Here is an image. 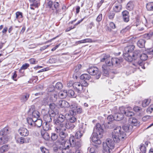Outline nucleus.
<instances>
[{
    "mask_svg": "<svg viewBox=\"0 0 153 153\" xmlns=\"http://www.w3.org/2000/svg\"><path fill=\"white\" fill-rule=\"evenodd\" d=\"M140 149L142 153H146V148L144 144H141L140 145Z\"/></svg>",
    "mask_w": 153,
    "mask_h": 153,
    "instance_id": "50",
    "label": "nucleus"
},
{
    "mask_svg": "<svg viewBox=\"0 0 153 153\" xmlns=\"http://www.w3.org/2000/svg\"><path fill=\"white\" fill-rule=\"evenodd\" d=\"M59 4L58 2H56L54 4V10H56L57 13L58 12V10L59 7ZM53 10H54V9H52Z\"/></svg>",
    "mask_w": 153,
    "mask_h": 153,
    "instance_id": "59",
    "label": "nucleus"
},
{
    "mask_svg": "<svg viewBox=\"0 0 153 153\" xmlns=\"http://www.w3.org/2000/svg\"><path fill=\"white\" fill-rule=\"evenodd\" d=\"M146 51L149 54H153V48L148 49Z\"/></svg>",
    "mask_w": 153,
    "mask_h": 153,
    "instance_id": "64",
    "label": "nucleus"
},
{
    "mask_svg": "<svg viewBox=\"0 0 153 153\" xmlns=\"http://www.w3.org/2000/svg\"><path fill=\"white\" fill-rule=\"evenodd\" d=\"M88 72L91 75L95 76V78L97 79H99L101 76V73L99 69L95 67H89L87 69Z\"/></svg>",
    "mask_w": 153,
    "mask_h": 153,
    "instance_id": "4",
    "label": "nucleus"
},
{
    "mask_svg": "<svg viewBox=\"0 0 153 153\" xmlns=\"http://www.w3.org/2000/svg\"><path fill=\"white\" fill-rule=\"evenodd\" d=\"M114 120L117 121L121 120H123V121H124L123 123H126L127 120L126 118H124V115L123 113L120 111V113H115L114 115Z\"/></svg>",
    "mask_w": 153,
    "mask_h": 153,
    "instance_id": "11",
    "label": "nucleus"
},
{
    "mask_svg": "<svg viewBox=\"0 0 153 153\" xmlns=\"http://www.w3.org/2000/svg\"><path fill=\"white\" fill-rule=\"evenodd\" d=\"M140 57L142 60L145 61L147 59L148 56L147 54L145 53H143L140 55Z\"/></svg>",
    "mask_w": 153,
    "mask_h": 153,
    "instance_id": "48",
    "label": "nucleus"
},
{
    "mask_svg": "<svg viewBox=\"0 0 153 153\" xmlns=\"http://www.w3.org/2000/svg\"><path fill=\"white\" fill-rule=\"evenodd\" d=\"M42 136L43 138L46 140H50V137L49 134L44 130L42 131H41Z\"/></svg>",
    "mask_w": 153,
    "mask_h": 153,
    "instance_id": "25",
    "label": "nucleus"
},
{
    "mask_svg": "<svg viewBox=\"0 0 153 153\" xmlns=\"http://www.w3.org/2000/svg\"><path fill=\"white\" fill-rule=\"evenodd\" d=\"M15 139L16 143L20 144L27 143L30 142V140L29 137L24 138L19 137L18 134L16 135Z\"/></svg>",
    "mask_w": 153,
    "mask_h": 153,
    "instance_id": "9",
    "label": "nucleus"
},
{
    "mask_svg": "<svg viewBox=\"0 0 153 153\" xmlns=\"http://www.w3.org/2000/svg\"><path fill=\"white\" fill-rule=\"evenodd\" d=\"M11 139L9 135L3 136L0 138V144L1 145L7 142Z\"/></svg>",
    "mask_w": 153,
    "mask_h": 153,
    "instance_id": "19",
    "label": "nucleus"
},
{
    "mask_svg": "<svg viewBox=\"0 0 153 153\" xmlns=\"http://www.w3.org/2000/svg\"><path fill=\"white\" fill-rule=\"evenodd\" d=\"M9 133V128L8 127L4 128L0 131V135L2 136L8 135V134Z\"/></svg>",
    "mask_w": 153,
    "mask_h": 153,
    "instance_id": "24",
    "label": "nucleus"
},
{
    "mask_svg": "<svg viewBox=\"0 0 153 153\" xmlns=\"http://www.w3.org/2000/svg\"><path fill=\"white\" fill-rule=\"evenodd\" d=\"M85 126L83 123H81L79 124V131H83L84 132L85 131Z\"/></svg>",
    "mask_w": 153,
    "mask_h": 153,
    "instance_id": "49",
    "label": "nucleus"
},
{
    "mask_svg": "<svg viewBox=\"0 0 153 153\" xmlns=\"http://www.w3.org/2000/svg\"><path fill=\"white\" fill-rule=\"evenodd\" d=\"M128 123L132 126H137L139 125V122L137 121V119L134 117L129 118L128 119Z\"/></svg>",
    "mask_w": 153,
    "mask_h": 153,
    "instance_id": "18",
    "label": "nucleus"
},
{
    "mask_svg": "<svg viewBox=\"0 0 153 153\" xmlns=\"http://www.w3.org/2000/svg\"><path fill=\"white\" fill-rule=\"evenodd\" d=\"M109 55L104 54L101 56L100 60L101 62H103L105 61V62L107 59H109Z\"/></svg>",
    "mask_w": 153,
    "mask_h": 153,
    "instance_id": "32",
    "label": "nucleus"
},
{
    "mask_svg": "<svg viewBox=\"0 0 153 153\" xmlns=\"http://www.w3.org/2000/svg\"><path fill=\"white\" fill-rule=\"evenodd\" d=\"M76 120V119L74 116H72L69 119V122L73 123Z\"/></svg>",
    "mask_w": 153,
    "mask_h": 153,
    "instance_id": "63",
    "label": "nucleus"
},
{
    "mask_svg": "<svg viewBox=\"0 0 153 153\" xmlns=\"http://www.w3.org/2000/svg\"><path fill=\"white\" fill-rule=\"evenodd\" d=\"M49 62L51 64L54 63L57 61V59L54 57H51L49 60Z\"/></svg>",
    "mask_w": 153,
    "mask_h": 153,
    "instance_id": "54",
    "label": "nucleus"
},
{
    "mask_svg": "<svg viewBox=\"0 0 153 153\" xmlns=\"http://www.w3.org/2000/svg\"><path fill=\"white\" fill-rule=\"evenodd\" d=\"M100 136L99 134H94V132H93L91 138L92 142L96 144H100L101 143V142L100 139L102 138V137H100Z\"/></svg>",
    "mask_w": 153,
    "mask_h": 153,
    "instance_id": "12",
    "label": "nucleus"
},
{
    "mask_svg": "<svg viewBox=\"0 0 153 153\" xmlns=\"http://www.w3.org/2000/svg\"><path fill=\"white\" fill-rule=\"evenodd\" d=\"M18 132L21 136L25 137L27 136L29 134L28 131L24 127L20 128L18 130Z\"/></svg>",
    "mask_w": 153,
    "mask_h": 153,
    "instance_id": "16",
    "label": "nucleus"
},
{
    "mask_svg": "<svg viewBox=\"0 0 153 153\" xmlns=\"http://www.w3.org/2000/svg\"><path fill=\"white\" fill-rule=\"evenodd\" d=\"M146 41L143 39H140L137 42V46L140 48H143L145 47Z\"/></svg>",
    "mask_w": 153,
    "mask_h": 153,
    "instance_id": "29",
    "label": "nucleus"
},
{
    "mask_svg": "<svg viewBox=\"0 0 153 153\" xmlns=\"http://www.w3.org/2000/svg\"><path fill=\"white\" fill-rule=\"evenodd\" d=\"M146 8L149 11H153V2H149L146 4Z\"/></svg>",
    "mask_w": 153,
    "mask_h": 153,
    "instance_id": "33",
    "label": "nucleus"
},
{
    "mask_svg": "<svg viewBox=\"0 0 153 153\" xmlns=\"http://www.w3.org/2000/svg\"><path fill=\"white\" fill-rule=\"evenodd\" d=\"M9 149L8 145H5L0 148V153H4L7 151Z\"/></svg>",
    "mask_w": 153,
    "mask_h": 153,
    "instance_id": "31",
    "label": "nucleus"
},
{
    "mask_svg": "<svg viewBox=\"0 0 153 153\" xmlns=\"http://www.w3.org/2000/svg\"><path fill=\"white\" fill-rule=\"evenodd\" d=\"M82 67V65L80 64L77 65L75 67V71L74 72L76 73H77L79 71V70Z\"/></svg>",
    "mask_w": 153,
    "mask_h": 153,
    "instance_id": "58",
    "label": "nucleus"
},
{
    "mask_svg": "<svg viewBox=\"0 0 153 153\" xmlns=\"http://www.w3.org/2000/svg\"><path fill=\"white\" fill-rule=\"evenodd\" d=\"M64 126L63 128H65L67 129H73L75 126V125L74 123H71L69 121L66 122L65 123H64Z\"/></svg>",
    "mask_w": 153,
    "mask_h": 153,
    "instance_id": "23",
    "label": "nucleus"
},
{
    "mask_svg": "<svg viewBox=\"0 0 153 153\" xmlns=\"http://www.w3.org/2000/svg\"><path fill=\"white\" fill-rule=\"evenodd\" d=\"M133 3L131 2H129L126 5V8L128 10H131L133 8Z\"/></svg>",
    "mask_w": 153,
    "mask_h": 153,
    "instance_id": "41",
    "label": "nucleus"
},
{
    "mask_svg": "<svg viewBox=\"0 0 153 153\" xmlns=\"http://www.w3.org/2000/svg\"><path fill=\"white\" fill-rule=\"evenodd\" d=\"M49 115H45L44 117V118L45 119V121L47 122H50L51 121V117H54L55 115V113L53 111H50L49 112Z\"/></svg>",
    "mask_w": 153,
    "mask_h": 153,
    "instance_id": "15",
    "label": "nucleus"
},
{
    "mask_svg": "<svg viewBox=\"0 0 153 153\" xmlns=\"http://www.w3.org/2000/svg\"><path fill=\"white\" fill-rule=\"evenodd\" d=\"M40 149L42 153H49V150L45 147H41Z\"/></svg>",
    "mask_w": 153,
    "mask_h": 153,
    "instance_id": "60",
    "label": "nucleus"
},
{
    "mask_svg": "<svg viewBox=\"0 0 153 153\" xmlns=\"http://www.w3.org/2000/svg\"><path fill=\"white\" fill-rule=\"evenodd\" d=\"M88 150L90 153H96V148L95 146L89 147L88 148Z\"/></svg>",
    "mask_w": 153,
    "mask_h": 153,
    "instance_id": "51",
    "label": "nucleus"
},
{
    "mask_svg": "<svg viewBox=\"0 0 153 153\" xmlns=\"http://www.w3.org/2000/svg\"><path fill=\"white\" fill-rule=\"evenodd\" d=\"M115 16V13L113 12H110L108 15V17L109 19H113Z\"/></svg>",
    "mask_w": 153,
    "mask_h": 153,
    "instance_id": "61",
    "label": "nucleus"
},
{
    "mask_svg": "<svg viewBox=\"0 0 153 153\" xmlns=\"http://www.w3.org/2000/svg\"><path fill=\"white\" fill-rule=\"evenodd\" d=\"M59 104L62 108H68L70 106L69 103L65 100H61L59 101Z\"/></svg>",
    "mask_w": 153,
    "mask_h": 153,
    "instance_id": "22",
    "label": "nucleus"
},
{
    "mask_svg": "<svg viewBox=\"0 0 153 153\" xmlns=\"http://www.w3.org/2000/svg\"><path fill=\"white\" fill-rule=\"evenodd\" d=\"M122 8V5L120 3H118V4H115V6L113 7V10L116 12H118L121 10Z\"/></svg>",
    "mask_w": 153,
    "mask_h": 153,
    "instance_id": "27",
    "label": "nucleus"
},
{
    "mask_svg": "<svg viewBox=\"0 0 153 153\" xmlns=\"http://www.w3.org/2000/svg\"><path fill=\"white\" fill-rule=\"evenodd\" d=\"M30 95L29 94L26 93L22 95L21 98V100L23 102L26 101L29 97Z\"/></svg>",
    "mask_w": 153,
    "mask_h": 153,
    "instance_id": "38",
    "label": "nucleus"
},
{
    "mask_svg": "<svg viewBox=\"0 0 153 153\" xmlns=\"http://www.w3.org/2000/svg\"><path fill=\"white\" fill-rule=\"evenodd\" d=\"M103 132V129L101 125L99 123H97L94 128L93 132L94 134L100 135V137H102Z\"/></svg>",
    "mask_w": 153,
    "mask_h": 153,
    "instance_id": "10",
    "label": "nucleus"
},
{
    "mask_svg": "<svg viewBox=\"0 0 153 153\" xmlns=\"http://www.w3.org/2000/svg\"><path fill=\"white\" fill-rule=\"evenodd\" d=\"M68 95L74 98H75L76 96V95L75 94L74 91L71 90H69L68 92Z\"/></svg>",
    "mask_w": 153,
    "mask_h": 153,
    "instance_id": "43",
    "label": "nucleus"
},
{
    "mask_svg": "<svg viewBox=\"0 0 153 153\" xmlns=\"http://www.w3.org/2000/svg\"><path fill=\"white\" fill-rule=\"evenodd\" d=\"M67 115V114H60L56 119L54 120V123L57 126L63 127L64 125L63 122L66 120V116Z\"/></svg>",
    "mask_w": 153,
    "mask_h": 153,
    "instance_id": "5",
    "label": "nucleus"
},
{
    "mask_svg": "<svg viewBox=\"0 0 153 153\" xmlns=\"http://www.w3.org/2000/svg\"><path fill=\"white\" fill-rule=\"evenodd\" d=\"M73 88L78 92H81L83 89L82 84L78 82H76L74 83Z\"/></svg>",
    "mask_w": 153,
    "mask_h": 153,
    "instance_id": "14",
    "label": "nucleus"
},
{
    "mask_svg": "<svg viewBox=\"0 0 153 153\" xmlns=\"http://www.w3.org/2000/svg\"><path fill=\"white\" fill-rule=\"evenodd\" d=\"M69 107L72 109H76L78 107V105L75 102H73L70 105Z\"/></svg>",
    "mask_w": 153,
    "mask_h": 153,
    "instance_id": "52",
    "label": "nucleus"
},
{
    "mask_svg": "<svg viewBox=\"0 0 153 153\" xmlns=\"http://www.w3.org/2000/svg\"><path fill=\"white\" fill-rule=\"evenodd\" d=\"M76 20H74L73 21H72L71 22H70L69 23V24H74V26H71L70 27H68L65 30V31L66 32H67L68 31H70L71 30L74 29L75 28V26L76 25H77L78 24H79L83 20H79L77 22L75 23V22H76Z\"/></svg>",
    "mask_w": 153,
    "mask_h": 153,
    "instance_id": "17",
    "label": "nucleus"
},
{
    "mask_svg": "<svg viewBox=\"0 0 153 153\" xmlns=\"http://www.w3.org/2000/svg\"><path fill=\"white\" fill-rule=\"evenodd\" d=\"M150 102V100L149 99H145L142 102V106L143 107H146L149 105Z\"/></svg>",
    "mask_w": 153,
    "mask_h": 153,
    "instance_id": "42",
    "label": "nucleus"
},
{
    "mask_svg": "<svg viewBox=\"0 0 153 153\" xmlns=\"http://www.w3.org/2000/svg\"><path fill=\"white\" fill-rule=\"evenodd\" d=\"M107 119L109 122H108V123H110V122H111L113 120H114V116L112 115H109L107 117Z\"/></svg>",
    "mask_w": 153,
    "mask_h": 153,
    "instance_id": "57",
    "label": "nucleus"
},
{
    "mask_svg": "<svg viewBox=\"0 0 153 153\" xmlns=\"http://www.w3.org/2000/svg\"><path fill=\"white\" fill-rule=\"evenodd\" d=\"M58 95L61 98H64L68 96V92L66 90H64L58 93Z\"/></svg>",
    "mask_w": 153,
    "mask_h": 153,
    "instance_id": "30",
    "label": "nucleus"
},
{
    "mask_svg": "<svg viewBox=\"0 0 153 153\" xmlns=\"http://www.w3.org/2000/svg\"><path fill=\"white\" fill-rule=\"evenodd\" d=\"M120 110L123 114H124L127 116L131 117L134 115V113L132 111V108L130 107H128L126 108L121 107L120 108Z\"/></svg>",
    "mask_w": 153,
    "mask_h": 153,
    "instance_id": "8",
    "label": "nucleus"
},
{
    "mask_svg": "<svg viewBox=\"0 0 153 153\" xmlns=\"http://www.w3.org/2000/svg\"><path fill=\"white\" fill-rule=\"evenodd\" d=\"M153 34V33H146L143 35V37L146 39H149L152 36Z\"/></svg>",
    "mask_w": 153,
    "mask_h": 153,
    "instance_id": "45",
    "label": "nucleus"
},
{
    "mask_svg": "<svg viewBox=\"0 0 153 153\" xmlns=\"http://www.w3.org/2000/svg\"><path fill=\"white\" fill-rule=\"evenodd\" d=\"M74 144L76 149H79L81 146L82 142L81 140H80L79 141H77Z\"/></svg>",
    "mask_w": 153,
    "mask_h": 153,
    "instance_id": "47",
    "label": "nucleus"
},
{
    "mask_svg": "<svg viewBox=\"0 0 153 153\" xmlns=\"http://www.w3.org/2000/svg\"><path fill=\"white\" fill-rule=\"evenodd\" d=\"M134 48L135 46L133 45L126 46L125 48L124 55H126V54H129V55H131Z\"/></svg>",
    "mask_w": 153,
    "mask_h": 153,
    "instance_id": "13",
    "label": "nucleus"
},
{
    "mask_svg": "<svg viewBox=\"0 0 153 153\" xmlns=\"http://www.w3.org/2000/svg\"><path fill=\"white\" fill-rule=\"evenodd\" d=\"M85 132L83 131H78L75 133V137L77 139L80 138Z\"/></svg>",
    "mask_w": 153,
    "mask_h": 153,
    "instance_id": "35",
    "label": "nucleus"
},
{
    "mask_svg": "<svg viewBox=\"0 0 153 153\" xmlns=\"http://www.w3.org/2000/svg\"><path fill=\"white\" fill-rule=\"evenodd\" d=\"M140 55V51L139 50H136L131 55H129V54H127L124 55V58L126 60L131 62L133 60H135L139 59Z\"/></svg>",
    "mask_w": 153,
    "mask_h": 153,
    "instance_id": "2",
    "label": "nucleus"
},
{
    "mask_svg": "<svg viewBox=\"0 0 153 153\" xmlns=\"http://www.w3.org/2000/svg\"><path fill=\"white\" fill-rule=\"evenodd\" d=\"M39 113L37 111L35 110L34 111L32 112V117L36 118H38L39 117Z\"/></svg>",
    "mask_w": 153,
    "mask_h": 153,
    "instance_id": "44",
    "label": "nucleus"
},
{
    "mask_svg": "<svg viewBox=\"0 0 153 153\" xmlns=\"http://www.w3.org/2000/svg\"><path fill=\"white\" fill-rule=\"evenodd\" d=\"M113 61L115 62L114 66H119L120 63L122 62V59L117 58H113Z\"/></svg>",
    "mask_w": 153,
    "mask_h": 153,
    "instance_id": "37",
    "label": "nucleus"
},
{
    "mask_svg": "<svg viewBox=\"0 0 153 153\" xmlns=\"http://www.w3.org/2000/svg\"><path fill=\"white\" fill-rule=\"evenodd\" d=\"M112 135L114 141L108 138L103 143V149L108 153L111 152L112 149L114 148V142L118 143L120 141L123 140L127 137L126 134L120 127L114 129Z\"/></svg>",
    "mask_w": 153,
    "mask_h": 153,
    "instance_id": "1",
    "label": "nucleus"
},
{
    "mask_svg": "<svg viewBox=\"0 0 153 153\" xmlns=\"http://www.w3.org/2000/svg\"><path fill=\"white\" fill-rule=\"evenodd\" d=\"M33 3L30 6H33L35 7H38L40 4L39 0H32Z\"/></svg>",
    "mask_w": 153,
    "mask_h": 153,
    "instance_id": "40",
    "label": "nucleus"
},
{
    "mask_svg": "<svg viewBox=\"0 0 153 153\" xmlns=\"http://www.w3.org/2000/svg\"><path fill=\"white\" fill-rule=\"evenodd\" d=\"M133 127L130 124H126L123 127V130L126 132H131L132 130Z\"/></svg>",
    "mask_w": 153,
    "mask_h": 153,
    "instance_id": "21",
    "label": "nucleus"
},
{
    "mask_svg": "<svg viewBox=\"0 0 153 153\" xmlns=\"http://www.w3.org/2000/svg\"><path fill=\"white\" fill-rule=\"evenodd\" d=\"M50 100L53 102L56 101L58 97V92L56 91H54L50 94Z\"/></svg>",
    "mask_w": 153,
    "mask_h": 153,
    "instance_id": "20",
    "label": "nucleus"
},
{
    "mask_svg": "<svg viewBox=\"0 0 153 153\" xmlns=\"http://www.w3.org/2000/svg\"><path fill=\"white\" fill-rule=\"evenodd\" d=\"M69 143H72V146H74V144L76 143L75 141V139L73 137H71L70 139L69 140H68Z\"/></svg>",
    "mask_w": 153,
    "mask_h": 153,
    "instance_id": "62",
    "label": "nucleus"
},
{
    "mask_svg": "<svg viewBox=\"0 0 153 153\" xmlns=\"http://www.w3.org/2000/svg\"><path fill=\"white\" fill-rule=\"evenodd\" d=\"M42 121L40 119H38L34 121V125L35 126L37 127H40L42 125Z\"/></svg>",
    "mask_w": 153,
    "mask_h": 153,
    "instance_id": "34",
    "label": "nucleus"
},
{
    "mask_svg": "<svg viewBox=\"0 0 153 153\" xmlns=\"http://www.w3.org/2000/svg\"><path fill=\"white\" fill-rule=\"evenodd\" d=\"M51 138L52 140L55 141L57 139L58 137V134L54 132L51 133Z\"/></svg>",
    "mask_w": 153,
    "mask_h": 153,
    "instance_id": "46",
    "label": "nucleus"
},
{
    "mask_svg": "<svg viewBox=\"0 0 153 153\" xmlns=\"http://www.w3.org/2000/svg\"><path fill=\"white\" fill-rule=\"evenodd\" d=\"M105 64L103 65L102 66V69L105 76H107L108 74V67L112 66V59L110 57L109 59H107L105 62Z\"/></svg>",
    "mask_w": 153,
    "mask_h": 153,
    "instance_id": "7",
    "label": "nucleus"
},
{
    "mask_svg": "<svg viewBox=\"0 0 153 153\" xmlns=\"http://www.w3.org/2000/svg\"><path fill=\"white\" fill-rule=\"evenodd\" d=\"M133 65L134 66L136 67L135 68H139V66H141V68L143 69H145V64L142 61H139L138 62L135 63H133Z\"/></svg>",
    "mask_w": 153,
    "mask_h": 153,
    "instance_id": "26",
    "label": "nucleus"
},
{
    "mask_svg": "<svg viewBox=\"0 0 153 153\" xmlns=\"http://www.w3.org/2000/svg\"><path fill=\"white\" fill-rule=\"evenodd\" d=\"M27 121L29 124L28 127L29 128L33 129L34 127V121L31 118H28L27 119Z\"/></svg>",
    "mask_w": 153,
    "mask_h": 153,
    "instance_id": "28",
    "label": "nucleus"
},
{
    "mask_svg": "<svg viewBox=\"0 0 153 153\" xmlns=\"http://www.w3.org/2000/svg\"><path fill=\"white\" fill-rule=\"evenodd\" d=\"M66 128L63 127L57 126L55 128V131L59 134L62 140H65V138L68 136V134L65 132Z\"/></svg>",
    "mask_w": 153,
    "mask_h": 153,
    "instance_id": "6",
    "label": "nucleus"
},
{
    "mask_svg": "<svg viewBox=\"0 0 153 153\" xmlns=\"http://www.w3.org/2000/svg\"><path fill=\"white\" fill-rule=\"evenodd\" d=\"M90 78V76L88 74H83L80 76V79L82 80H89Z\"/></svg>",
    "mask_w": 153,
    "mask_h": 153,
    "instance_id": "36",
    "label": "nucleus"
},
{
    "mask_svg": "<svg viewBox=\"0 0 153 153\" xmlns=\"http://www.w3.org/2000/svg\"><path fill=\"white\" fill-rule=\"evenodd\" d=\"M16 18L17 19L22 18V12H17L16 13Z\"/></svg>",
    "mask_w": 153,
    "mask_h": 153,
    "instance_id": "56",
    "label": "nucleus"
},
{
    "mask_svg": "<svg viewBox=\"0 0 153 153\" xmlns=\"http://www.w3.org/2000/svg\"><path fill=\"white\" fill-rule=\"evenodd\" d=\"M60 143V147L62 153H70L69 148L71 146L72 147V143H69L68 141H66L65 140H62Z\"/></svg>",
    "mask_w": 153,
    "mask_h": 153,
    "instance_id": "3",
    "label": "nucleus"
},
{
    "mask_svg": "<svg viewBox=\"0 0 153 153\" xmlns=\"http://www.w3.org/2000/svg\"><path fill=\"white\" fill-rule=\"evenodd\" d=\"M56 88L59 90L61 89L63 87V85L60 82H57L56 85Z\"/></svg>",
    "mask_w": 153,
    "mask_h": 153,
    "instance_id": "53",
    "label": "nucleus"
},
{
    "mask_svg": "<svg viewBox=\"0 0 153 153\" xmlns=\"http://www.w3.org/2000/svg\"><path fill=\"white\" fill-rule=\"evenodd\" d=\"M43 130L46 131L51 129V127L48 124L46 123L45 125L43 126Z\"/></svg>",
    "mask_w": 153,
    "mask_h": 153,
    "instance_id": "55",
    "label": "nucleus"
},
{
    "mask_svg": "<svg viewBox=\"0 0 153 153\" xmlns=\"http://www.w3.org/2000/svg\"><path fill=\"white\" fill-rule=\"evenodd\" d=\"M123 19H129V13L127 10H124L122 12Z\"/></svg>",
    "mask_w": 153,
    "mask_h": 153,
    "instance_id": "39",
    "label": "nucleus"
}]
</instances>
